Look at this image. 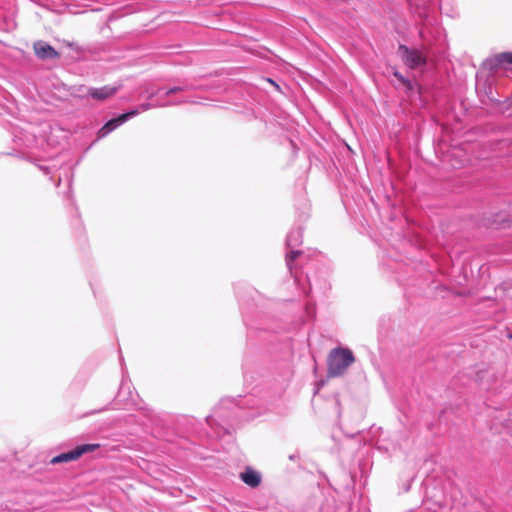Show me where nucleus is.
Wrapping results in <instances>:
<instances>
[{
    "label": "nucleus",
    "mask_w": 512,
    "mask_h": 512,
    "mask_svg": "<svg viewBox=\"0 0 512 512\" xmlns=\"http://www.w3.org/2000/svg\"><path fill=\"white\" fill-rule=\"evenodd\" d=\"M354 360L351 350L347 348L333 349L328 357V375L330 377L342 375Z\"/></svg>",
    "instance_id": "f257e3e1"
},
{
    "label": "nucleus",
    "mask_w": 512,
    "mask_h": 512,
    "mask_svg": "<svg viewBox=\"0 0 512 512\" xmlns=\"http://www.w3.org/2000/svg\"><path fill=\"white\" fill-rule=\"evenodd\" d=\"M172 103H158L156 104V106H166V105H171ZM155 107V105L151 104V103H144V104H141L138 108L136 109H133V110H130L126 113H123L121 115H119L118 117L116 118H113L111 120H109L97 133V136L98 138H104L106 137L109 133H111L113 130H115L117 127H119L120 125L124 124L126 121H128L129 119H131L132 117L140 114L141 112H144V111H147L151 108Z\"/></svg>",
    "instance_id": "f03ea898"
},
{
    "label": "nucleus",
    "mask_w": 512,
    "mask_h": 512,
    "mask_svg": "<svg viewBox=\"0 0 512 512\" xmlns=\"http://www.w3.org/2000/svg\"><path fill=\"white\" fill-rule=\"evenodd\" d=\"M398 54L404 64L411 69H420L426 65L427 58L419 49H411L405 45H400L398 48Z\"/></svg>",
    "instance_id": "7ed1b4c3"
},
{
    "label": "nucleus",
    "mask_w": 512,
    "mask_h": 512,
    "mask_svg": "<svg viewBox=\"0 0 512 512\" xmlns=\"http://www.w3.org/2000/svg\"><path fill=\"white\" fill-rule=\"evenodd\" d=\"M99 447H100V444H98V443L82 444V445L77 446L75 449H73L69 452L61 453V454L53 457L50 460V463L55 465V464H60V463H64V462L75 461L86 453L96 451Z\"/></svg>",
    "instance_id": "20e7f679"
},
{
    "label": "nucleus",
    "mask_w": 512,
    "mask_h": 512,
    "mask_svg": "<svg viewBox=\"0 0 512 512\" xmlns=\"http://www.w3.org/2000/svg\"><path fill=\"white\" fill-rule=\"evenodd\" d=\"M302 241V231L301 229H295L291 230L286 238V244L291 249L290 252L287 254L286 257V263L289 268V270H292V262L299 256L300 251L293 250L294 247L301 244Z\"/></svg>",
    "instance_id": "39448f33"
},
{
    "label": "nucleus",
    "mask_w": 512,
    "mask_h": 512,
    "mask_svg": "<svg viewBox=\"0 0 512 512\" xmlns=\"http://www.w3.org/2000/svg\"><path fill=\"white\" fill-rule=\"evenodd\" d=\"M33 48L36 56L41 60H50L59 57V53L44 41L35 42Z\"/></svg>",
    "instance_id": "423d86ee"
},
{
    "label": "nucleus",
    "mask_w": 512,
    "mask_h": 512,
    "mask_svg": "<svg viewBox=\"0 0 512 512\" xmlns=\"http://www.w3.org/2000/svg\"><path fill=\"white\" fill-rule=\"evenodd\" d=\"M507 64H512V53H500L495 57L488 59L484 62V67L489 68L491 71H497L500 68H505Z\"/></svg>",
    "instance_id": "0eeeda50"
},
{
    "label": "nucleus",
    "mask_w": 512,
    "mask_h": 512,
    "mask_svg": "<svg viewBox=\"0 0 512 512\" xmlns=\"http://www.w3.org/2000/svg\"><path fill=\"white\" fill-rule=\"evenodd\" d=\"M118 90L116 86H103L101 88H89L88 94L96 100H105L113 96Z\"/></svg>",
    "instance_id": "6e6552de"
},
{
    "label": "nucleus",
    "mask_w": 512,
    "mask_h": 512,
    "mask_svg": "<svg viewBox=\"0 0 512 512\" xmlns=\"http://www.w3.org/2000/svg\"><path fill=\"white\" fill-rule=\"evenodd\" d=\"M240 478L245 484L253 488L257 487L261 482V475L251 468H247L242 472Z\"/></svg>",
    "instance_id": "1a4fd4ad"
},
{
    "label": "nucleus",
    "mask_w": 512,
    "mask_h": 512,
    "mask_svg": "<svg viewBox=\"0 0 512 512\" xmlns=\"http://www.w3.org/2000/svg\"><path fill=\"white\" fill-rule=\"evenodd\" d=\"M184 90V87L182 86H175V87H172L170 89H163V88H160L158 89L157 91L155 92H151L150 95H149V98H153L155 96H159V97H163V96H169L171 94H174V93H177V92H180V91H183Z\"/></svg>",
    "instance_id": "9d476101"
},
{
    "label": "nucleus",
    "mask_w": 512,
    "mask_h": 512,
    "mask_svg": "<svg viewBox=\"0 0 512 512\" xmlns=\"http://www.w3.org/2000/svg\"><path fill=\"white\" fill-rule=\"evenodd\" d=\"M394 76L401 82V84H403L406 90L409 91L413 89V84L411 83V81L402 76L398 71L394 72Z\"/></svg>",
    "instance_id": "9b49d317"
},
{
    "label": "nucleus",
    "mask_w": 512,
    "mask_h": 512,
    "mask_svg": "<svg viewBox=\"0 0 512 512\" xmlns=\"http://www.w3.org/2000/svg\"><path fill=\"white\" fill-rule=\"evenodd\" d=\"M207 422L210 424L211 423V417H207Z\"/></svg>",
    "instance_id": "f8f14e48"
}]
</instances>
